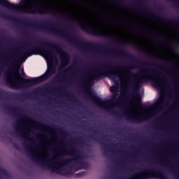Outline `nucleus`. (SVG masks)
<instances>
[{
  "label": "nucleus",
  "instance_id": "obj_12",
  "mask_svg": "<svg viewBox=\"0 0 179 179\" xmlns=\"http://www.w3.org/2000/svg\"><path fill=\"white\" fill-rule=\"evenodd\" d=\"M23 118L24 120H28V121H31V122H33V124L38 125V127H41V128H47L48 129H51V127L48 126V124H45V123H43L41 122H38L37 120H34V119H30L26 117H23Z\"/></svg>",
  "mask_w": 179,
  "mask_h": 179
},
{
  "label": "nucleus",
  "instance_id": "obj_10",
  "mask_svg": "<svg viewBox=\"0 0 179 179\" xmlns=\"http://www.w3.org/2000/svg\"><path fill=\"white\" fill-rule=\"evenodd\" d=\"M150 118V116L148 115H144L143 116H130L127 115V120L131 121V122H134L136 124H139L141 122H144V121H148Z\"/></svg>",
  "mask_w": 179,
  "mask_h": 179
},
{
  "label": "nucleus",
  "instance_id": "obj_37",
  "mask_svg": "<svg viewBox=\"0 0 179 179\" xmlns=\"http://www.w3.org/2000/svg\"><path fill=\"white\" fill-rule=\"evenodd\" d=\"M169 41H166L165 43H169Z\"/></svg>",
  "mask_w": 179,
  "mask_h": 179
},
{
  "label": "nucleus",
  "instance_id": "obj_38",
  "mask_svg": "<svg viewBox=\"0 0 179 179\" xmlns=\"http://www.w3.org/2000/svg\"><path fill=\"white\" fill-rule=\"evenodd\" d=\"M178 6H179V3H177Z\"/></svg>",
  "mask_w": 179,
  "mask_h": 179
},
{
  "label": "nucleus",
  "instance_id": "obj_35",
  "mask_svg": "<svg viewBox=\"0 0 179 179\" xmlns=\"http://www.w3.org/2000/svg\"><path fill=\"white\" fill-rule=\"evenodd\" d=\"M74 103H78V101H74Z\"/></svg>",
  "mask_w": 179,
  "mask_h": 179
},
{
  "label": "nucleus",
  "instance_id": "obj_22",
  "mask_svg": "<svg viewBox=\"0 0 179 179\" xmlns=\"http://www.w3.org/2000/svg\"><path fill=\"white\" fill-rule=\"evenodd\" d=\"M56 129L59 130V132H62V134H68L66 131L62 130V129L56 128Z\"/></svg>",
  "mask_w": 179,
  "mask_h": 179
},
{
  "label": "nucleus",
  "instance_id": "obj_11",
  "mask_svg": "<svg viewBox=\"0 0 179 179\" xmlns=\"http://www.w3.org/2000/svg\"><path fill=\"white\" fill-rule=\"evenodd\" d=\"M147 12L150 13V16L157 19L158 20H161V22H165L166 23H178V22L175 21L174 20H171L170 18H166L160 15H158L155 13L150 10V9H146Z\"/></svg>",
  "mask_w": 179,
  "mask_h": 179
},
{
  "label": "nucleus",
  "instance_id": "obj_23",
  "mask_svg": "<svg viewBox=\"0 0 179 179\" xmlns=\"http://www.w3.org/2000/svg\"><path fill=\"white\" fill-rule=\"evenodd\" d=\"M128 69H135V65L131 64V65L129 66Z\"/></svg>",
  "mask_w": 179,
  "mask_h": 179
},
{
  "label": "nucleus",
  "instance_id": "obj_30",
  "mask_svg": "<svg viewBox=\"0 0 179 179\" xmlns=\"http://www.w3.org/2000/svg\"><path fill=\"white\" fill-rule=\"evenodd\" d=\"M144 65H149V64H148V63H145V64H144Z\"/></svg>",
  "mask_w": 179,
  "mask_h": 179
},
{
  "label": "nucleus",
  "instance_id": "obj_33",
  "mask_svg": "<svg viewBox=\"0 0 179 179\" xmlns=\"http://www.w3.org/2000/svg\"><path fill=\"white\" fill-rule=\"evenodd\" d=\"M6 65V64H3V66H5Z\"/></svg>",
  "mask_w": 179,
  "mask_h": 179
},
{
  "label": "nucleus",
  "instance_id": "obj_6",
  "mask_svg": "<svg viewBox=\"0 0 179 179\" xmlns=\"http://www.w3.org/2000/svg\"><path fill=\"white\" fill-rule=\"evenodd\" d=\"M134 179H150L152 177H157L159 179H166L167 176L164 173V171L157 168H152L150 169H144L141 174L136 173L133 175Z\"/></svg>",
  "mask_w": 179,
  "mask_h": 179
},
{
  "label": "nucleus",
  "instance_id": "obj_3",
  "mask_svg": "<svg viewBox=\"0 0 179 179\" xmlns=\"http://www.w3.org/2000/svg\"><path fill=\"white\" fill-rule=\"evenodd\" d=\"M69 150H63L60 152H59L58 156H73L72 159H64L59 162H55L54 165L50 164L48 162H45V158L41 159L38 158L37 156L34 155V153L31 152L30 150V146L25 145V150H28L29 155L31 159L36 162L41 164L42 167H48L49 170L51 171L57 172V174H61L62 176H68L71 174L69 171H66V172H62V171H59V169L62 167V166H66L69 163H71V160H79L82 157L79 155L80 151L76 149L75 147L70 145Z\"/></svg>",
  "mask_w": 179,
  "mask_h": 179
},
{
  "label": "nucleus",
  "instance_id": "obj_40",
  "mask_svg": "<svg viewBox=\"0 0 179 179\" xmlns=\"http://www.w3.org/2000/svg\"><path fill=\"white\" fill-rule=\"evenodd\" d=\"M0 69H1V71H2V68H1Z\"/></svg>",
  "mask_w": 179,
  "mask_h": 179
},
{
  "label": "nucleus",
  "instance_id": "obj_2",
  "mask_svg": "<svg viewBox=\"0 0 179 179\" xmlns=\"http://www.w3.org/2000/svg\"><path fill=\"white\" fill-rule=\"evenodd\" d=\"M103 68L106 69H98L94 73H93L91 76H90L87 80H84L81 83L84 85V89L87 94L89 96L90 99L92 100V101H94L98 104V106H101V107H103V105L108 104L110 106V107H106L107 111L110 113L114 117H118V118H121V115L120 114V112L115 111L113 109V107L115 106H119L118 105V99H117L118 96V92H117V90H115V87H113L114 91L115 93L113 95L110 100L104 101H103V99L99 97L96 94L93 93L92 92V83H94V80H99V79H103L106 76H109L111 78L113 82H115L117 83V80H115V78H120V75H117V73H115V71L114 70V66L113 64H106L103 66Z\"/></svg>",
  "mask_w": 179,
  "mask_h": 179
},
{
  "label": "nucleus",
  "instance_id": "obj_4",
  "mask_svg": "<svg viewBox=\"0 0 179 179\" xmlns=\"http://www.w3.org/2000/svg\"><path fill=\"white\" fill-rule=\"evenodd\" d=\"M58 24H55V34L57 36H60L61 37H65L67 40H69L71 44H74V45H78V47H85L87 48H90V50H96L97 51H100L102 50L103 51H106V52H113L115 55H120V57H124L127 59H131L133 61H136V57H134L132 55L129 54L125 50L119 49L117 50H113L112 49L105 48L101 46V45L93 43L92 42H87L86 41H81L78 39V35L71 34H69L67 36H64L59 29H58Z\"/></svg>",
  "mask_w": 179,
  "mask_h": 179
},
{
  "label": "nucleus",
  "instance_id": "obj_9",
  "mask_svg": "<svg viewBox=\"0 0 179 179\" xmlns=\"http://www.w3.org/2000/svg\"><path fill=\"white\" fill-rule=\"evenodd\" d=\"M25 11L27 13H41L42 15H48L52 13V10L47 8L38 7V4H37L36 3L32 4L31 7L26 8Z\"/></svg>",
  "mask_w": 179,
  "mask_h": 179
},
{
  "label": "nucleus",
  "instance_id": "obj_29",
  "mask_svg": "<svg viewBox=\"0 0 179 179\" xmlns=\"http://www.w3.org/2000/svg\"><path fill=\"white\" fill-rule=\"evenodd\" d=\"M137 5H138L139 6H141V3H138Z\"/></svg>",
  "mask_w": 179,
  "mask_h": 179
},
{
  "label": "nucleus",
  "instance_id": "obj_1",
  "mask_svg": "<svg viewBox=\"0 0 179 179\" xmlns=\"http://www.w3.org/2000/svg\"><path fill=\"white\" fill-rule=\"evenodd\" d=\"M54 48L59 54H62L61 56L62 65L66 66L69 64V55L64 51V49L61 47V45L55 44L50 41H42L41 43L35 45L31 48H27L24 46L20 50V54L16 57H12L11 64L8 66L9 70L5 71L4 75L6 76V83L10 89H20V87H31V86H36L39 83L45 82L48 79H50V76H52L55 73L56 69L54 65L48 66L47 71L41 76L37 78H23L20 76L19 71H15L20 61H25L26 58L31 57V55H37L38 52H41L48 57L50 59H55V52Z\"/></svg>",
  "mask_w": 179,
  "mask_h": 179
},
{
  "label": "nucleus",
  "instance_id": "obj_19",
  "mask_svg": "<svg viewBox=\"0 0 179 179\" xmlns=\"http://www.w3.org/2000/svg\"><path fill=\"white\" fill-rule=\"evenodd\" d=\"M16 134H17V135H18L20 136H22V138H24V136H25V134L24 133H20V131H17Z\"/></svg>",
  "mask_w": 179,
  "mask_h": 179
},
{
  "label": "nucleus",
  "instance_id": "obj_20",
  "mask_svg": "<svg viewBox=\"0 0 179 179\" xmlns=\"http://www.w3.org/2000/svg\"><path fill=\"white\" fill-rule=\"evenodd\" d=\"M0 173L6 174V170H5L3 168H0Z\"/></svg>",
  "mask_w": 179,
  "mask_h": 179
},
{
  "label": "nucleus",
  "instance_id": "obj_43",
  "mask_svg": "<svg viewBox=\"0 0 179 179\" xmlns=\"http://www.w3.org/2000/svg\"><path fill=\"white\" fill-rule=\"evenodd\" d=\"M144 9H146V8L144 7Z\"/></svg>",
  "mask_w": 179,
  "mask_h": 179
},
{
  "label": "nucleus",
  "instance_id": "obj_7",
  "mask_svg": "<svg viewBox=\"0 0 179 179\" xmlns=\"http://www.w3.org/2000/svg\"><path fill=\"white\" fill-rule=\"evenodd\" d=\"M78 27L90 36H94L95 37H106V38H111V35L106 33L103 29L99 28H94L90 27L83 22L78 21Z\"/></svg>",
  "mask_w": 179,
  "mask_h": 179
},
{
  "label": "nucleus",
  "instance_id": "obj_8",
  "mask_svg": "<svg viewBox=\"0 0 179 179\" xmlns=\"http://www.w3.org/2000/svg\"><path fill=\"white\" fill-rule=\"evenodd\" d=\"M27 2H29L28 0H21L19 3L20 4H15L10 3L8 0H0V5H2L8 9H11V10H19L20 8L24 6V5H27Z\"/></svg>",
  "mask_w": 179,
  "mask_h": 179
},
{
  "label": "nucleus",
  "instance_id": "obj_36",
  "mask_svg": "<svg viewBox=\"0 0 179 179\" xmlns=\"http://www.w3.org/2000/svg\"><path fill=\"white\" fill-rule=\"evenodd\" d=\"M17 127H19V123H17Z\"/></svg>",
  "mask_w": 179,
  "mask_h": 179
},
{
  "label": "nucleus",
  "instance_id": "obj_24",
  "mask_svg": "<svg viewBox=\"0 0 179 179\" xmlns=\"http://www.w3.org/2000/svg\"><path fill=\"white\" fill-rule=\"evenodd\" d=\"M171 173H173V174H178V173H177V171L176 170H174V169H172L171 170Z\"/></svg>",
  "mask_w": 179,
  "mask_h": 179
},
{
  "label": "nucleus",
  "instance_id": "obj_34",
  "mask_svg": "<svg viewBox=\"0 0 179 179\" xmlns=\"http://www.w3.org/2000/svg\"><path fill=\"white\" fill-rule=\"evenodd\" d=\"M2 97V95L0 94V99Z\"/></svg>",
  "mask_w": 179,
  "mask_h": 179
},
{
  "label": "nucleus",
  "instance_id": "obj_44",
  "mask_svg": "<svg viewBox=\"0 0 179 179\" xmlns=\"http://www.w3.org/2000/svg\"><path fill=\"white\" fill-rule=\"evenodd\" d=\"M83 122H86V121H84Z\"/></svg>",
  "mask_w": 179,
  "mask_h": 179
},
{
  "label": "nucleus",
  "instance_id": "obj_26",
  "mask_svg": "<svg viewBox=\"0 0 179 179\" xmlns=\"http://www.w3.org/2000/svg\"><path fill=\"white\" fill-rule=\"evenodd\" d=\"M68 71H69V69H67L64 70L63 71V73H66V72H68Z\"/></svg>",
  "mask_w": 179,
  "mask_h": 179
},
{
  "label": "nucleus",
  "instance_id": "obj_41",
  "mask_svg": "<svg viewBox=\"0 0 179 179\" xmlns=\"http://www.w3.org/2000/svg\"><path fill=\"white\" fill-rule=\"evenodd\" d=\"M29 45H30V43H28Z\"/></svg>",
  "mask_w": 179,
  "mask_h": 179
},
{
  "label": "nucleus",
  "instance_id": "obj_25",
  "mask_svg": "<svg viewBox=\"0 0 179 179\" xmlns=\"http://www.w3.org/2000/svg\"><path fill=\"white\" fill-rule=\"evenodd\" d=\"M90 138H91L92 139H94V141H98L97 139H96V138H94V136H93V135H91V136H90Z\"/></svg>",
  "mask_w": 179,
  "mask_h": 179
},
{
  "label": "nucleus",
  "instance_id": "obj_21",
  "mask_svg": "<svg viewBox=\"0 0 179 179\" xmlns=\"http://www.w3.org/2000/svg\"><path fill=\"white\" fill-rule=\"evenodd\" d=\"M101 145H102V146L103 148V150H108V148H107V144H104V143L102 142Z\"/></svg>",
  "mask_w": 179,
  "mask_h": 179
},
{
  "label": "nucleus",
  "instance_id": "obj_5",
  "mask_svg": "<svg viewBox=\"0 0 179 179\" xmlns=\"http://www.w3.org/2000/svg\"><path fill=\"white\" fill-rule=\"evenodd\" d=\"M140 74V76L139 74H136L134 76L137 78V79L135 80L133 83L129 84L130 87H131L133 90H138L139 89V85L141 83H144L145 80H150V76H153V75H161V76H162L161 79L164 85H166V87H170L169 79L167 77H166V76L162 74V73L150 69L141 68Z\"/></svg>",
  "mask_w": 179,
  "mask_h": 179
},
{
  "label": "nucleus",
  "instance_id": "obj_32",
  "mask_svg": "<svg viewBox=\"0 0 179 179\" xmlns=\"http://www.w3.org/2000/svg\"><path fill=\"white\" fill-rule=\"evenodd\" d=\"M135 64H139V62H136Z\"/></svg>",
  "mask_w": 179,
  "mask_h": 179
},
{
  "label": "nucleus",
  "instance_id": "obj_31",
  "mask_svg": "<svg viewBox=\"0 0 179 179\" xmlns=\"http://www.w3.org/2000/svg\"><path fill=\"white\" fill-rule=\"evenodd\" d=\"M129 75H131V76H132V73H129Z\"/></svg>",
  "mask_w": 179,
  "mask_h": 179
},
{
  "label": "nucleus",
  "instance_id": "obj_39",
  "mask_svg": "<svg viewBox=\"0 0 179 179\" xmlns=\"http://www.w3.org/2000/svg\"><path fill=\"white\" fill-rule=\"evenodd\" d=\"M22 75H24V73L22 71Z\"/></svg>",
  "mask_w": 179,
  "mask_h": 179
},
{
  "label": "nucleus",
  "instance_id": "obj_14",
  "mask_svg": "<svg viewBox=\"0 0 179 179\" xmlns=\"http://www.w3.org/2000/svg\"><path fill=\"white\" fill-rule=\"evenodd\" d=\"M152 85L157 89L162 87V80L159 78H152Z\"/></svg>",
  "mask_w": 179,
  "mask_h": 179
},
{
  "label": "nucleus",
  "instance_id": "obj_13",
  "mask_svg": "<svg viewBox=\"0 0 179 179\" xmlns=\"http://www.w3.org/2000/svg\"><path fill=\"white\" fill-rule=\"evenodd\" d=\"M136 95H134L133 97L134 99H135L136 102L137 103V104H138V106H141V107H143V108H147L146 106H143V105L142 104V98L141 97V95L136 92Z\"/></svg>",
  "mask_w": 179,
  "mask_h": 179
},
{
  "label": "nucleus",
  "instance_id": "obj_27",
  "mask_svg": "<svg viewBox=\"0 0 179 179\" xmlns=\"http://www.w3.org/2000/svg\"><path fill=\"white\" fill-rule=\"evenodd\" d=\"M163 103V101H158V104H162Z\"/></svg>",
  "mask_w": 179,
  "mask_h": 179
},
{
  "label": "nucleus",
  "instance_id": "obj_15",
  "mask_svg": "<svg viewBox=\"0 0 179 179\" xmlns=\"http://www.w3.org/2000/svg\"><path fill=\"white\" fill-rule=\"evenodd\" d=\"M14 97L16 99H20V97H31V94L24 93V94H15Z\"/></svg>",
  "mask_w": 179,
  "mask_h": 179
},
{
  "label": "nucleus",
  "instance_id": "obj_16",
  "mask_svg": "<svg viewBox=\"0 0 179 179\" xmlns=\"http://www.w3.org/2000/svg\"><path fill=\"white\" fill-rule=\"evenodd\" d=\"M146 54H147V55H148L149 57H151V58H153L154 59H158L159 61H165L162 58L159 57L158 56L155 55L153 53L146 52Z\"/></svg>",
  "mask_w": 179,
  "mask_h": 179
},
{
  "label": "nucleus",
  "instance_id": "obj_18",
  "mask_svg": "<svg viewBox=\"0 0 179 179\" xmlns=\"http://www.w3.org/2000/svg\"><path fill=\"white\" fill-rule=\"evenodd\" d=\"M6 108H8L9 110H12V111H17L19 108H15V107H9L8 106H6Z\"/></svg>",
  "mask_w": 179,
  "mask_h": 179
},
{
  "label": "nucleus",
  "instance_id": "obj_17",
  "mask_svg": "<svg viewBox=\"0 0 179 179\" xmlns=\"http://www.w3.org/2000/svg\"><path fill=\"white\" fill-rule=\"evenodd\" d=\"M85 174H86V172L85 171H81L80 173H78L76 174V177H82V176H85Z\"/></svg>",
  "mask_w": 179,
  "mask_h": 179
},
{
  "label": "nucleus",
  "instance_id": "obj_28",
  "mask_svg": "<svg viewBox=\"0 0 179 179\" xmlns=\"http://www.w3.org/2000/svg\"><path fill=\"white\" fill-rule=\"evenodd\" d=\"M58 80H62V78H58Z\"/></svg>",
  "mask_w": 179,
  "mask_h": 179
},
{
  "label": "nucleus",
  "instance_id": "obj_42",
  "mask_svg": "<svg viewBox=\"0 0 179 179\" xmlns=\"http://www.w3.org/2000/svg\"><path fill=\"white\" fill-rule=\"evenodd\" d=\"M52 90H55V89H52Z\"/></svg>",
  "mask_w": 179,
  "mask_h": 179
}]
</instances>
